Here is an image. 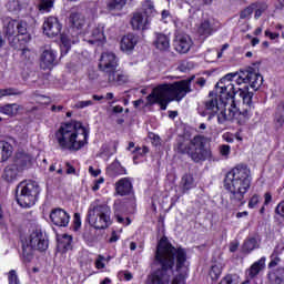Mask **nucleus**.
Instances as JSON below:
<instances>
[{
    "label": "nucleus",
    "instance_id": "obj_55",
    "mask_svg": "<svg viewBox=\"0 0 284 284\" xmlns=\"http://www.w3.org/2000/svg\"><path fill=\"white\" fill-rule=\"evenodd\" d=\"M105 257L103 255H99L95 260V267L97 270H104L105 268Z\"/></svg>",
    "mask_w": 284,
    "mask_h": 284
},
{
    "label": "nucleus",
    "instance_id": "obj_42",
    "mask_svg": "<svg viewBox=\"0 0 284 284\" xmlns=\"http://www.w3.org/2000/svg\"><path fill=\"white\" fill-rule=\"evenodd\" d=\"M241 283V276L239 274H226L219 284H239Z\"/></svg>",
    "mask_w": 284,
    "mask_h": 284
},
{
    "label": "nucleus",
    "instance_id": "obj_34",
    "mask_svg": "<svg viewBox=\"0 0 284 284\" xmlns=\"http://www.w3.org/2000/svg\"><path fill=\"white\" fill-rule=\"evenodd\" d=\"M193 187H196L194 176H192V174H184L181 179L182 192H190V190H193Z\"/></svg>",
    "mask_w": 284,
    "mask_h": 284
},
{
    "label": "nucleus",
    "instance_id": "obj_13",
    "mask_svg": "<svg viewBox=\"0 0 284 284\" xmlns=\"http://www.w3.org/2000/svg\"><path fill=\"white\" fill-rule=\"evenodd\" d=\"M42 30L43 34H45L50 39H54V37H59V34H61V30H63V24H61L59 18L50 16L44 18Z\"/></svg>",
    "mask_w": 284,
    "mask_h": 284
},
{
    "label": "nucleus",
    "instance_id": "obj_62",
    "mask_svg": "<svg viewBox=\"0 0 284 284\" xmlns=\"http://www.w3.org/2000/svg\"><path fill=\"white\" fill-rule=\"evenodd\" d=\"M89 173L91 176H99L101 174V169H94V166H89Z\"/></svg>",
    "mask_w": 284,
    "mask_h": 284
},
{
    "label": "nucleus",
    "instance_id": "obj_8",
    "mask_svg": "<svg viewBox=\"0 0 284 284\" xmlns=\"http://www.w3.org/2000/svg\"><path fill=\"white\" fill-rule=\"evenodd\" d=\"M17 201L20 207H32L39 201L41 186L32 180H26L17 186Z\"/></svg>",
    "mask_w": 284,
    "mask_h": 284
},
{
    "label": "nucleus",
    "instance_id": "obj_16",
    "mask_svg": "<svg viewBox=\"0 0 284 284\" xmlns=\"http://www.w3.org/2000/svg\"><path fill=\"white\" fill-rule=\"evenodd\" d=\"M57 65V51L50 47H44L40 54V68L42 70H52Z\"/></svg>",
    "mask_w": 284,
    "mask_h": 284
},
{
    "label": "nucleus",
    "instance_id": "obj_33",
    "mask_svg": "<svg viewBox=\"0 0 284 284\" xmlns=\"http://www.w3.org/2000/svg\"><path fill=\"white\" fill-rule=\"evenodd\" d=\"M19 110H21V105L17 103L0 106V113L6 114L7 116H17V114H19Z\"/></svg>",
    "mask_w": 284,
    "mask_h": 284
},
{
    "label": "nucleus",
    "instance_id": "obj_3",
    "mask_svg": "<svg viewBox=\"0 0 284 284\" xmlns=\"http://www.w3.org/2000/svg\"><path fill=\"white\" fill-rule=\"evenodd\" d=\"M232 205H245V194L252 187V171L245 165H237L229 171L224 179Z\"/></svg>",
    "mask_w": 284,
    "mask_h": 284
},
{
    "label": "nucleus",
    "instance_id": "obj_51",
    "mask_svg": "<svg viewBox=\"0 0 284 284\" xmlns=\"http://www.w3.org/2000/svg\"><path fill=\"white\" fill-rule=\"evenodd\" d=\"M254 8L255 6L251 4L250 7L245 8L241 14H240V19H250V17H252L253 12H254Z\"/></svg>",
    "mask_w": 284,
    "mask_h": 284
},
{
    "label": "nucleus",
    "instance_id": "obj_21",
    "mask_svg": "<svg viewBox=\"0 0 284 284\" xmlns=\"http://www.w3.org/2000/svg\"><path fill=\"white\" fill-rule=\"evenodd\" d=\"M14 165L22 172L23 170H28V168L32 166V155L26 153V151H18Z\"/></svg>",
    "mask_w": 284,
    "mask_h": 284
},
{
    "label": "nucleus",
    "instance_id": "obj_57",
    "mask_svg": "<svg viewBox=\"0 0 284 284\" xmlns=\"http://www.w3.org/2000/svg\"><path fill=\"white\" fill-rule=\"evenodd\" d=\"M231 146L227 144H223L220 146V154L222 156H225L227 159V156H230V152H231Z\"/></svg>",
    "mask_w": 284,
    "mask_h": 284
},
{
    "label": "nucleus",
    "instance_id": "obj_27",
    "mask_svg": "<svg viewBox=\"0 0 284 284\" xmlns=\"http://www.w3.org/2000/svg\"><path fill=\"white\" fill-rule=\"evenodd\" d=\"M213 32L214 28L212 27V19H203L197 27V33L200 34V37H210Z\"/></svg>",
    "mask_w": 284,
    "mask_h": 284
},
{
    "label": "nucleus",
    "instance_id": "obj_31",
    "mask_svg": "<svg viewBox=\"0 0 284 284\" xmlns=\"http://www.w3.org/2000/svg\"><path fill=\"white\" fill-rule=\"evenodd\" d=\"M258 247H261V239L258 236L248 237L244 241V252H254V250H258Z\"/></svg>",
    "mask_w": 284,
    "mask_h": 284
},
{
    "label": "nucleus",
    "instance_id": "obj_35",
    "mask_svg": "<svg viewBox=\"0 0 284 284\" xmlns=\"http://www.w3.org/2000/svg\"><path fill=\"white\" fill-rule=\"evenodd\" d=\"M106 172L110 176H121L125 174V168L119 163V161L113 162L108 169Z\"/></svg>",
    "mask_w": 284,
    "mask_h": 284
},
{
    "label": "nucleus",
    "instance_id": "obj_19",
    "mask_svg": "<svg viewBox=\"0 0 284 284\" xmlns=\"http://www.w3.org/2000/svg\"><path fill=\"white\" fill-rule=\"evenodd\" d=\"M50 221L57 227H68L70 223V214L63 209H53L50 213Z\"/></svg>",
    "mask_w": 284,
    "mask_h": 284
},
{
    "label": "nucleus",
    "instance_id": "obj_17",
    "mask_svg": "<svg viewBox=\"0 0 284 284\" xmlns=\"http://www.w3.org/2000/svg\"><path fill=\"white\" fill-rule=\"evenodd\" d=\"M28 245H30L32 250L44 252V250H48V240L41 230H36L30 234Z\"/></svg>",
    "mask_w": 284,
    "mask_h": 284
},
{
    "label": "nucleus",
    "instance_id": "obj_61",
    "mask_svg": "<svg viewBox=\"0 0 284 284\" xmlns=\"http://www.w3.org/2000/svg\"><path fill=\"white\" fill-rule=\"evenodd\" d=\"M119 276H123L125 278V281H132V278H133L132 273H130L128 271H121L119 273Z\"/></svg>",
    "mask_w": 284,
    "mask_h": 284
},
{
    "label": "nucleus",
    "instance_id": "obj_60",
    "mask_svg": "<svg viewBox=\"0 0 284 284\" xmlns=\"http://www.w3.org/2000/svg\"><path fill=\"white\" fill-rule=\"evenodd\" d=\"M222 139L226 141V143H234V134L226 132L222 135Z\"/></svg>",
    "mask_w": 284,
    "mask_h": 284
},
{
    "label": "nucleus",
    "instance_id": "obj_40",
    "mask_svg": "<svg viewBox=\"0 0 284 284\" xmlns=\"http://www.w3.org/2000/svg\"><path fill=\"white\" fill-rule=\"evenodd\" d=\"M70 48H72V40H70V37L62 34L61 36V45H60L61 55L65 57V54H68V52H70Z\"/></svg>",
    "mask_w": 284,
    "mask_h": 284
},
{
    "label": "nucleus",
    "instance_id": "obj_58",
    "mask_svg": "<svg viewBox=\"0 0 284 284\" xmlns=\"http://www.w3.org/2000/svg\"><path fill=\"white\" fill-rule=\"evenodd\" d=\"M265 37H268V39H271V41H274L275 39H278L281 37V34L277 32H272L270 30H266Z\"/></svg>",
    "mask_w": 284,
    "mask_h": 284
},
{
    "label": "nucleus",
    "instance_id": "obj_15",
    "mask_svg": "<svg viewBox=\"0 0 284 284\" xmlns=\"http://www.w3.org/2000/svg\"><path fill=\"white\" fill-rule=\"evenodd\" d=\"M151 19L143 13V11H135L131 17V28L133 30H138L139 32H143L144 30L150 29Z\"/></svg>",
    "mask_w": 284,
    "mask_h": 284
},
{
    "label": "nucleus",
    "instance_id": "obj_38",
    "mask_svg": "<svg viewBox=\"0 0 284 284\" xmlns=\"http://www.w3.org/2000/svg\"><path fill=\"white\" fill-rule=\"evenodd\" d=\"M128 3V0H109L106 3L108 10L110 12L121 11L123 8H125V4Z\"/></svg>",
    "mask_w": 284,
    "mask_h": 284
},
{
    "label": "nucleus",
    "instance_id": "obj_54",
    "mask_svg": "<svg viewBox=\"0 0 284 284\" xmlns=\"http://www.w3.org/2000/svg\"><path fill=\"white\" fill-rule=\"evenodd\" d=\"M90 105H94V102H92L91 100H85V101H78L74 104V108H77V110H83V108H90Z\"/></svg>",
    "mask_w": 284,
    "mask_h": 284
},
{
    "label": "nucleus",
    "instance_id": "obj_56",
    "mask_svg": "<svg viewBox=\"0 0 284 284\" xmlns=\"http://www.w3.org/2000/svg\"><path fill=\"white\" fill-rule=\"evenodd\" d=\"M81 227V215L79 213L74 214L73 217V230L74 232L79 231Z\"/></svg>",
    "mask_w": 284,
    "mask_h": 284
},
{
    "label": "nucleus",
    "instance_id": "obj_59",
    "mask_svg": "<svg viewBox=\"0 0 284 284\" xmlns=\"http://www.w3.org/2000/svg\"><path fill=\"white\" fill-rule=\"evenodd\" d=\"M105 183V179L103 178H99L95 182L94 185L92 187L93 192H97L98 190H100L101 184Z\"/></svg>",
    "mask_w": 284,
    "mask_h": 284
},
{
    "label": "nucleus",
    "instance_id": "obj_41",
    "mask_svg": "<svg viewBox=\"0 0 284 284\" xmlns=\"http://www.w3.org/2000/svg\"><path fill=\"white\" fill-rule=\"evenodd\" d=\"M38 8L41 14H48V12H52V8H54V0H40Z\"/></svg>",
    "mask_w": 284,
    "mask_h": 284
},
{
    "label": "nucleus",
    "instance_id": "obj_7",
    "mask_svg": "<svg viewBox=\"0 0 284 284\" xmlns=\"http://www.w3.org/2000/svg\"><path fill=\"white\" fill-rule=\"evenodd\" d=\"M4 32L13 48H21L32 41V37L28 33V23L23 21L9 19Z\"/></svg>",
    "mask_w": 284,
    "mask_h": 284
},
{
    "label": "nucleus",
    "instance_id": "obj_12",
    "mask_svg": "<svg viewBox=\"0 0 284 284\" xmlns=\"http://www.w3.org/2000/svg\"><path fill=\"white\" fill-rule=\"evenodd\" d=\"M104 28L103 24H98L92 27L90 31L85 29L82 32L84 41H88L91 45H103V42L105 41V33L103 32Z\"/></svg>",
    "mask_w": 284,
    "mask_h": 284
},
{
    "label": "nucleus",
    "instance_id": "obj_63",
    "mask_svg": "<svg viewBox=\"0 0 284 284\" xmlns=\"http://www.w3.org/2000/svg\"><path fill=\"white\" fill-rule=\"evenodd\" d=\"M116 241H119V234L113 231L111 237L109 239V243H116Z\"/></svg>",
    "mask_w": 284,
    "mask_h": 284
},
{
    "label": "nucleus",
    "instance_id": "obj_6",
    "mask_svg": "<svg viewBox=\"0 0 284 284\" xmlns=\"http://www.w3.org/2000/svg\"><path fill=\"white\" fill-rule=\"evenodd\" d=\"M110 214H112L110 206L101 204L100 201L95 200L89 205L87 219L94 230H105V227L112 225Z\"/></svg>",
    "mask_w": 284,
    "mask_h": 284
},
{
    "label": "nucleus",
    "instance_id": "obj_22",
    "mask_svg": "<svg viewBox=\"0 0 284 284\" xmlns=\"http://www.w3.org/2000/svg\"><path fill=\"white\" fill-rule=\"evenodd\" d=\"M106 74L108 81L109 83H111V85H123L129 81L128 74L116 69H114L113 71H109Z\"/></svg>",
    "mask_w": 284,
    "mask_h": 284
},
{
    "label": "nucleus",
    "instance_id": "obj_2",
    "mask_svg": "<svg viewBox=\"0 0 284 284\" xmlns=\"http://www.w3.org/2000/svg\"><path fill=\"white\" fill-rule=\"evenodd\" d=\"M191 83L192 78L173 84H160L146 97V102L140 99L134 101L133 105L134 108H141V105L148 108V105L159 103L161 110H168V103H171V101H181L185 99L189 92H192Z\"/></svg>",
    "mask_w": 284,
    "mask_h": 284
},
{
    "label": "nucleus",
    "instance_id": "obj_4",
    "mask_svg": "<svg viewBox=\"0 0 284 284\" xmlns=\"http://www.w3.org/2000/svg\"><path fill=\"white\" fill-rule=\"evenodd\" d=\"M88 129L80 122L62 124L55 132V141L62 150H81L88 143Z\"/></svg>",
    "mask_w": 284,
    "mask_h": 284
},
{
    "label": "nucleus",
    "instance_id": "obj_48",
    "mask_svg": "<svg viewBox=\"0 0 284 284\" xmlns=\"http://www.w3.org/2000/svg\"><path fill=\"white\" fill-rule=\"evenodd\" d=\"M113 210H115V219L118 221V223H121L122 225H130L132 223V221H130L128 217L123 219L121 215H119V202H115L113 205Z\"/></svg>",
    "mask_w": 284,
    "mask_h": 284
},
{
    "label": "nucleus",
    "instance_id": "obj_36",
    "mask_svg": "<svg viewBox=\"0 0 284 284\" xmlns=\"http://www.w3.org/2000/svg\"><path fill=\"white\" fill-rule=\"evenodd\" d=\"M140 12L145 14L149 19H152V17H154V14H156V9L154 8V2H152L151 0H145L142 3V10Z\"/></svg>",
    "mask_w": 284,
    "mask_h": 284
},
{
    "label": "nucleus",
    "instance_id": "obj_39",
    "mask_svg": "<svg viewBox=\"0 0 284 284\" xmlns=\"http://www.w3.org/2000/svg\"><path fill=\"white\" fill-rule=\"evenodd\" d=\"M221 274H223V264L221 263L213 264L209 272V276L212 278V281H219V278L221 277Z\"/></svg>",
    "mask_w": 284,
    "mask_h": 284
},
{
    "label": "nucleus",
    "instance_id": "obj_18",
    "mask_svg": "<svg viewBox=\"0 0 284 284\" xmlns=\"http://www.w3.org/2000/svg\"><path fill=\"white\" fill-rule=\"evenodd\" d=\"M192 45H194L192 38L185 33H179L174 39V50H176L180 54H187Z\"/></svg>",
    "mask_w": 284,
    "mask_h": 284
},
{
    "label": "nucleus",
    "instance_id": "obj_50",
    "mask_svg": "<svg viewBox=\"0 0 284 284\" xmlns=\"http://www.w3.org/2000/svg\"><path fill=\"white\" fill-rule=\"evenodd\" d=\"M278 263H281V257H278V252L274 250V252L271 255V262L268 263V267L270 268L276 267Z\"/></svg>",
    "mask_w": 284,
    "mask_h": 284
},
{
    "label": "nucleus",
    "instance_id": "obj_29",
    "mask_svg": "<svg viewBox=\"0 0 284 284\" xmlns=\"http://www.w3.org/2000/svg\"><path fill=\"white\" fill-rule=\"evenodd\" d=\"M247 77V83L251 85L253 90H258L261 85H263V75L254 72V71H248Z\"/></svg>",
    "mask_w": 284,
    "mask_h": 284
},
{
    "label": "nucleus",
    "instance_id": "obj_25",
    "mask_svg": "<svg viewBox=\"0 0 284 284\" xmlns=\"http://www.w3.org/2000/svg\"><path fill=\"white\" fill-rule=\"evenodd\" d=\"M23 172L19 166L16 164H10L4 169V172L2 174V179L7 181L8 183H12L19 179V175Z\"/></svg>",
    "mask_w": 284,
    "mask_h": 284
},
{
    "label": "nucleus",
    "instance_id": "obj_10",
    "mask_svg": "<svg viewBox=\"0 0 284 284\" xmlns=\"http://www.w3.org/2000/svg\"><path fill=\"white\" fill-rule=\"evenodd\" d=\"M239 119L241 123V121L245 119V114L241 112V109H239L237 105H227L217 112V123H220V125H223L225 121H234Z\"/></svg>",
    "mask_w": 284,
    "mask_h": 284
},
{
    "label": "nucleus",
    "instance_id": "obj_52",
    "mask_svg": "<svg viewBox=\"0 0 284 284\" xmlns=\"http://www.w3.org/2000/svg\"><path fill=\"white\" fill-rule=\"evenodd\" d=\"M258 203H261V196H258V194L252 195V197L248 200L250 210H254Z\"/></svg>",
    "mask_w": 284,
    "mask_h": 284
},
{
    "label": "nucleus",
    "instance_id": "obj_20",
    "mask_svg": "<svg viewBox=\"0 0 284 284\" xmlns=\"http://www.w3.org/2000/svg\"><path fill=\"white\" fill-rule=\"evenodd\" d=\"M136 43H139V38L133 33H129L121 39L120 49L122 52L130 54L136 48Z\"/></svg>",
    "mask_w": 284,
    "mask_h": 284
},
{
    "label": "nucleus",
    "instance_id": "obj_53",
    "mask_svg": "<svg viewBox=\"0 0 284 284\" xmlns=\"http://www.w3.org/2000/svg\"><path fill=\"white\" fill-rule=\"evenodd\" d=\"M9 284H21L19 282V276L17 275V271L11 270L8 275Z\"/></svg>",
    "mask_w": 284,
    "mask_h": 284
},
{
    "label": "nucleus",
    "instance_id": "obj_44",
    "mask_svg": "<svg viewBox=\"0 0 284 284\" xmlns=\"http://www.w3.org/2000/svg\"><path fill=\"white\" fill-rule=\"evenodd\" d=\"M240 97L245 105H252V99L254 97V93L247 91V89H240Z\"/></svg>",
    "mask_w": 284,
    "mask_h": 284
},
{
    "label": "nucleus",
    "instance_id": "obj_37",
    "mask_svg": "<svg viewBox=\"0 0 284 284\" xmlns=\"http://www.w3.org/2000/svg\"><path fill=\"white\" fill-rule=\"evenodd\" d=\"M248 71H242V72H235V73H227L226 75L232 77V83H235L237 85H243V83H247V75Z\"/></svg>",
    "mask_w": 284,
    "mask_h": 284
},
{
    "label": "nucleus",
    "instance_id": "obj_24",
    "mask_svg": "<svg viewBox=\"0 0 284 284\" xmlns=\"http://www.w3.org/2000/svg\"><path fill=\"white\" fill-rule=\"evenodd\" d=\"M265 256L261 257L258 261L254 262L248 270H246L247 278H256L265 270Z\"/></svg>",
    "mask_w": 284,
    "mask_h": 284
},
{
    "label": "nucleus",
    "instance_id": "obj_5",
    "mask_svg": "<svg viewBox=\"0 0 284 284\" xmlns=\"http://www.w3.org/2000/svg\"><path fill=\"white\" fill-rule=\"evenodd\" d=\"M176 151L180 154H187L194 163H202L212 159V150H210L207 139L203 135L194 136L190 142H180Z\"/></svg>",
    "mask_w": 284,
    "mask_h": 284
},
{
    "label": "nucleus",
    "instance_id": "obj_47",
    "mask_svg": "<svg viewBox=\"0 0 284 284\" xmlns=\"http://www.w3.org/2000/svg\"><path fill=\"white\" fill-rule=\"evenodd\" d=\"M254 10H255V14L254 18L255 19H261V17L263 16V12H265V10H267V4L265 3H253Z\"/></svg>",
    "mask_w": 284,
    "mask_h": 284
},
{
    "label": "nucleus",
    "instance_id": "obj_26",
    "mask_svg": "<svg viewBox=\"0 0 284 284\" xmlns=\"http://www.w3.org/2000/svg\"><path fill=\"white\" fill-rule=\"evenodd\" d=\"M12 140H0V161L6 162L10 156H12V152H14V148L12 146Z\"/></svg>",
    "mask_w": 284,
    "mask_h": 284
},
{
    "label": "nucleus",
    "instance_id": "obj_30",
    "mask_svg": "<svg viewBox=\"0 0 284 284\" xmlns=\"http://www.w3.org/2000/svg\"><path fill=\"white\" fill-rule=\"evenodd\" d=\"M69 21L75 30H81L85 26V17L80 12H72L69 17Z\"/></svg>",
    "mask_w": 284,
    "mask_h": 284
},
{
    "label": "nucleus",
    "instance_id": "obj_46",
    "mask_svg": "<svg viewBox=\"0 0 284 284\" xmlns=\"http://www.w3.org/2000/svg\"><path fill=\"white\" fill-rule=\"evenodd\" d=\"M21 91L12 88L0 90V99H3V97H19Z\"/></svg>",
    "mask_w": 284,
    "mask_h": 284
},
{
    "label": "nucleus",
    "instance_id": "obj_23",
    "mask_svg": "<svg viewBox=\"0 0 284 284\" xmlns=\"http://www.w3.org/2000/svg\"><path fill=\"white\" fill-rule=\"evenodd\" d=\"M115 192L119 196H128L132 194V181L130 178H122L115 183Z\"/></svg>",
    "mask_w": 284,
    "mask_h": 284
},
{
    "label": "nucleus",
    "instance_id": "obj_49",
    "mask_svg": "<svg viewBox=\"0 0 284 284\" xmlns=\"http://www.w3.org/2000/svg\"><path fill=\"white\" fill-rule=\"evenodd\" d=\"M275 214L276 215L274 216V219L276 221H278V217L283 219V221H284V201H282L277 204V206L275 207Z\"/></svg>",
    "mask_w": 284,
    "mask_h": 284
},
{
    "label": "nucleus",
    "instance_id": "obj_45",
    "mask_svg": "<svg viewBox=\"0 0 284 284\" xmlns=\"http://www.w3.org/2000/svg\"><path fill=\"white\" fill-rule=\"evenodd\" d=\"M275 123L280 128L284 124V104H280L275 112Z\"/></svg>",
    "mask_w": 284,
    "mask_h": 284
},
{
    "label": "nucleus",
    "instance_id": "obj_11",
    "mask_svg": "<svg viewBox=\"0 0 284 284\" xmlns=\"http://www.w3.org/2000/svg\"><path fill=\"white\" fill-rule=\"evenodd\" d=\"M223 108H227L223 101L220 100L219 97H212L210 94L209 99L204 102V110L201 111V108L199 109V113L202 116L210 115L209 119H212L215 114H219L220 110H223Z\"/></svg>",
    "mask_w": 284,
    "mask_h": 284
},
{
    "label": "nucleus",
    "instance_id": "obj_43",
    "mask_svg": "<svg viewBox=\"0 0 284 284\" xmlns=\"http://www.w3.org/2000/svg\"><path fill=\"white\" fill-rule=\"evenodd\" d=\"M59 247H62V250H64L65 252H68V250L72 248V236L64 234L61 239V241H59Z\"/></svg>",
    "mask_w": 284,
    "mask_h": 284
},
{
    "label": "nucleus",
    "instance_id": "obj_32",
    "mask_svg": "<svg viewBox=\"0 0 284 284\" xmlns=\"http://www.w3.org/2000/svg\"><path fill=\"white\" fill-rule=\"evenodd\" d=\"M268 280L272 284H281L284 281V267H277L268 273Z\"/></svg>",
    "mask_w": 284,
    "mask_h": 284
},
{
    "label": "nucleus",
    "instance_id": "obj_1",
    "mask_svg": "<svg viewBox=\"0 0 284 284\" xmlns=\"http://www.w3.org/2000/svg\"><path fill=\"white\" fill-rule=\"evenodd\" d=\"M155 260L161 267L148 275L145 284H185L190 272L185 248L174 247L166 237H162L156 247Z\"/></svg>",
    "mask_w": 284,
    "mask_h": 284
},
{
    "label": "nucleus",
    "instance_id": "obj_9",
    "mask_svg": "<svg viewBox=\"0 0 284 284\" xmlns=\"http://www.w3.org/2000/svg\"><path fill=\"white\" fill-rule=\"evenodd\" d=\"M220 101L227 105H236L234 97H236V89L232 83V75L223 77L215 85Z\"/></svg>",
    "mask_w": 284,
    "mask_h": 284
},
{
    "label": "nucleus",
    "instance_id": "obj_28",
    "mask_svg": "<svg viewBox=\"0 0 284 284\" xmlns=\"http://www.w3.org/2000/svg\"><path fill=\"white\" fill-rule=\"evenodd\" d=\"M154 45L161 52H165L166 50H170V37L163 33H158L156 39L154 41Z\"/></svg>",
    "mask_w": 284,
    "mask_h": 284
},
{
    "label": "nucleus",
    "instance_id": "obj_14",
    "mask_svg": "<svg viewBox=\"0 0 284 284\" xmlns=\"http://www.w3.org/2000/svg\"><path fill=\"white\" fill-rule=\"evenodd\" d=\"M119 68V58L112 52H104L100 58L99 69L108 74Z\"/></svg>",
    "mask_w": 284,
    "mask_h": 284
},
{
    "label": "nucleus",
    "instance_id": "obj_64",
    "mask_svg": "<svg viewBox=\"0 0 284 284\" xmlns=\"http://www.w3.org/2000/svg\"><path fill=\"white\" fill-rule=\"evenodd\" d=\"M168 19H170V11L163 10L162 11V21H164V23H168Z\"/></svg>",
    "mask_w": 284,
    "mask_h": 284
}]
</instances>
